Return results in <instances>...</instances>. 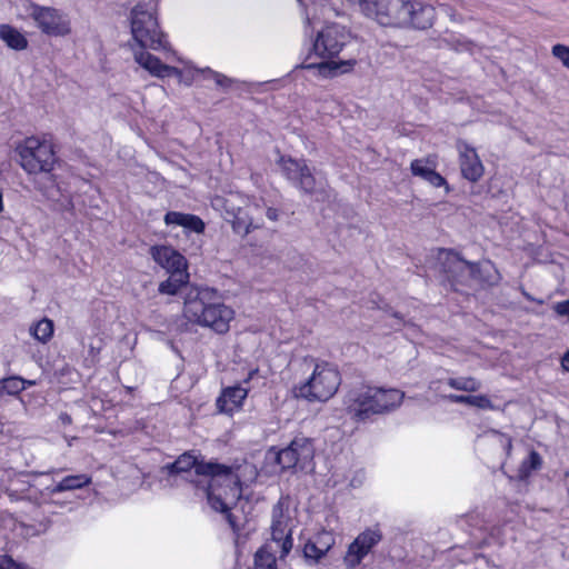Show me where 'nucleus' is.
Returning a JSON list of instances; mask_svg holds the SVG:
<instances>
[{"instance_id": "nucleus-1", "label": "nucleus", "mask_w": 569, "mask_h": 569, "mask_svg": "<svg viewBox=\"0 0 569 569\" xmlns=\"http://www.w3.org/2000/svg\"><path fill=\"white\" fill-rule=\"evenodd\" d=\"M191 469H194L196 477L201 479H190V482L203 489L211 509L223 513L233 532H237L239 527L230 510L242 497L241 466L199 460L191 452H183L173 462L166 465L162 471L168 476H177L189 475Z\"/></svg>"}, {"instance_id": "nucleus-2", "label": "nucleus", "mask_w": 569, "mask_h": 569, "mask_svg": "<svg viewBox=\"0 0 569 569\" xmlns=\"http://www.w3.org/2000/svg\"><path fill=\"white\" fill-rule=\"evenodd\" d=\"M440 271L455 291L493 286L499 273L490 261L469 262L453 250L441 249L438 254Z\"/></svg>"}, {"instance_id": "nucleus-3", "label": "nucleus", "mask_w": 569, "mask_h": 569, "mask_svg": "<svg viewBox=\"0 0 569 569\" xmlns=\"http://www.w3.org/2000/svg\"><path fill=\"white\" fill-rule=\"evenodd\" d=\"M218 291L212 288L191 287L186 292L183 313L192 322L209 327L218 333L229 330L233 310L217 301Z\"/></svg>"}, {"instance_id": "nucleus-4", "label": "nucleus", "mask_w": 569, "mask_h": 569, "mask_svg": "<svg viewBox=\"0 0 569 569\" xmlns=\"http://www.w3.org/2000/svg\"><path fill=\"white\" fill-rule=\"evenodd\" d=\"M405 398L398 389L359 386L350 389L343 406L350 418L357 422L366 421L375 415H383L397 409Z\"/></svg>"}, {"instance_id": "nucleus-5", "label": "nucleus", "mask_w": 569, "mask_h": 569, "mask_svg": "<svg viewBox=\"0 0 569 569\" xmlns=\"http://www.w3.org/2000/svg\"><path fill=\"white\" fill-rule=\"evenodd\" d=\"M346 42L347 34L345 28L337 23H331L317 34L313 41V51L320 58L332 59L339 54ZM355 63V60L340 62L325 60L319 63H305L301 67L303 69H316L319 76L331 78L349 71Z\"/></svg>"}, {"instance_id": "nucleus-6", "label": "nucleus", "mask_w": 569, "mask_h": 569, "mask_svg": "<svg viewBox=\"0 0 569 569\" xmlns=\"http://www.w3.org/2000/svg\"><path fill=\"white\" fill-rule=\"evenodd\" d=\"M315 451L311 438L298 436L282 449L271 447L267 452V459L278 465L281 471L293 469L308 471L313 469Z\"/></svg>"}, {"instance_id": "nucleus-7", "label": "nucleus", "mask_w": 569, "mask_h": 569, "mask_svg": "<svg viewBox=\"0 0 569 569\" xmlns=\"http://www.w3.org/2000/svg\"><path fill=\"white\" fill-rule=\"evenodd\" d=\"M341 383L339 371L328 363L317 365L312 376L300 386L293 388L297 398L306 399L310 402L327 401L338 390Z\"/></svg>"}, {"instance_id": "nucleus-8", "label": "nucleus", "mask_w": 569, "mask_h": 569, "mask_svg": "<svg viewBox=\"0 0 569 569\" xmlns=\"http://www.w3.org/2000/svg\"><path fill=\"white\" fill-rule=\"evenodd\" d=\"M19 163L28 174L50 173L57 161L51 143L37 137H28L16 149Z\"/></svg>"}, {"instance_id": "nucleus-9", "label": "nucleus", "mask_w": 569, "mask_h": 569, "mask_svg": "<svg viewBox=\"0 0 569 569\" xmlns=\"http://www.w3.org/2000/svg\"><path fill=\"white\" fill-rule=\"evenodd\" d=\"M131 32L141 48L166 50L168 42L159 30L157 18L143 4H137L131 10Z\"/></svg>"}, {"instance_id": "nucleus-10", "label": "nucleus", "mask_w": 569, "mask_h": 569, "mask_svg": "<svg viewBox=\"0 0 569 569\" xmlns=\"http://www.w3.org/2000/svg\"><path fill=\"white\" fill-rule=\"evenodd\" d=\"M280 164L286 178L303 193L310 196L326 194L327 182L315 177L305 160L282 157Z\"/></svg>"}, {"instance_id": "nucleus-11", "label": "nucleus", "mask_w": 569, "mask_h": 569, "mask_svg": "<svg viewBox=\"0 0 569 569\" xmlns=\"http://www.w3.org/2000/svg\"><path fill=\"white\" fill-rule=\"evenodd\" d=\"M406 6V0H367L363 14L380 26L403 28Z\"/></svg>"}, {"instance_id": "nucleus-12", "label": "nucleus", "mask_w": 569, "mask_h": 569, "mask_svg": "<svg viewBox=\"0 0 569 569\" xmlns=\"http://www.w3.org/2000/svg\"><path fill=\"white\" fill-rule=\"evenodd\" d=\"M383 538L382 531L378 526L367 528L360 532L357 538L349 545L343 557V562L349 569H355L361 561L372 551V549L381 542Z\"/></svg>"}, {"instance_id": "nucleus-13", "label": "nucleus", "mask_w": 569, "mask_h": 569, "mask_svg": "<svg viewBox=\"0 0 569 569\" xmlns=\"http://www.w3.org/2000/svg\"><path fill=\"white\" fill-rule=\"evenodd\" d=\"M31 17L46 34L64 36L70 32L69 21L54 8L33 6Z\"/></svg>"}, {"instance_id": "nucleus-14", "label": "nucleus", "mask_w": 569, "mask_h": 569, "mask_svg": "<svg viewBox=\"0 0 569 569\" xmlns=\"http://www.w3.org/2000/svg\"><path fill=\"white\" fill-rule=\"evenodd\" d=\"M288 517L284 515V501L280 499L272 509L271 536L280 545V558H284L293 546L291 530L288 529Z\"/></svg>"}, {"instance_id": "nucleus-15", "label": "nucleus", "mask_w": 569, "mask_h": 569, "mask_svg": "<svg viewBox=\"0 0 569 569\" xmlns=\"http://www.w3.org/2000/svg\"><path fill=\"white\" fill-rule=\"evenodd\" d=\"M457 149L462 177L470 182L479 181L483 176L485 168L476 149L461 140L457 142Z\"/></svg>"}, {"instance_id": "nucleus-16", "label": "nucleus", "mask_w": 569, "mask_h": 569, "mask_svg": "<svg viewBox=\"0 0 569 569\" xmlns=\"http://www.w3.org/2000/svg\"><path fill=\"white\" fill-rule=\"evenodd\" d=\"M406 11L407 18L403 22V28L426 30L432 27L436 18V11L432 6L420 1H407Z\"/></svg>"}, {"instance_id": "nucleus-17", "label": "nucleus", "mask_w": 569, "mask_h": 569, "mask_svg": "<svg viewBox=\"0 0 569 569\" xmlns=\"http://www.w3.org/2000/svg\"><path fill=\"white\" fill-rule=\"evenodd\" d=\"M151 256L169 273L180 274V277H184V273H187L186 258L173 248L167 246L152 247Z\"/></svg>"}, {"instance_id": "nucleus-18", "label": "nucleus", "mask_w": 569, "mask_h": 569, "mask_svg": "<svg viewBox=\"0 0 569 569\" xmlns=\"http://www.w3.org/2000/svg\"><path fill=\"white\" fill-rule=\"evenodd\" d=\"M229 203V200H227ZM258 203L247 206V208H234L227 204V213L231 217L232 229L236 233L247 236L252 228H259L260 223L254 221V218L250 216L253 209H258Z\"/></svg>"}, {"instance_id": "nucleus-19", "label": "nucleus", "mask_w": 569, "mask_h": 569, "mask_svg": "<svg viewBox=\"0 0 569 569\" xmlns=\"http://www.w3.org/2000/svg\"><path fill=\"white\" fill-rule=\"evenodd\" d=\"M134 60L152 76L159 78L180 76L181 73L178 68L162 63L159 58L144 50L134 52Z\"/></svg>"}, {"instance_id": "nucleus-20", "label": "nucleus", "mask_w": 569, "mask_h": 569, "mask_svg": "<svg viewBox=\"0 0 569 569\" xmlns=\"http://www.w3.org/2000/svg\"><path fill=\"white\" fill-rule=\"evenodd\" d=\"M248 396V389L241 386L228 387L222 390L218 397L216 405L219 412L232 413L241 408L243 400Z\"/></svg>"}, {"instance_id": "nucleus-21", "label": "nucleus", "mask_w": 569, "mask_h": 569, "mask_svg": "<svg viewBox=\"0 0 569 569\" xmlns=\"http://www.w3.org/2000/svg\"><path fill=\"white\" fill-rule=\"evenodd\" d=\"M164 222L167 226H180L196 233H202L204 231V222L202 221V219L199 218L198 216L190 213L169 211L164 214Z\"/></svg>"}, {"instance_id": "nucleus-22", "label": "nucleus", "mask_w": 569, "mask_h": 569, "mask_svg": "<svg viewBox=\"0 0 569 569\" xmlns=\"http://www.w3.org/2000/svg\"><path fill=\"white\" fill-rule=\"evenodd\" d=\"M90 483L91 478L86 473L72 475L64 477L60 482H58L52 488H48V491L51 495H56L63 491L81 489Z\"/></svg>"}, {"instance_id": "nucleus-23", "label": "nucleus", "mask_w": 569, "mask_h": 569, "mask_svg": "<svg viewBox=\"0 0 569 569\" xmlns=\"http://www.w3.org/2000/svg\"><path fill=\"white\" fill-rule=\"evenodd\" d=\"M542 466V458L541 456L535 451L531 450L528 458H526L519 466L517 470V475L515 478L519 481H527L528 478L531 476L533 471H537Z\"/></svg>"}, {"instance_id": "nucleus-24", "label": "nucleus", "mask_w": 569, "mask_h": 569, "mask_svg": "<svg viewBox=\"0 0 569 569\" xmlns=\"http://www.w3.org/2000/svg\"><path fill=\"white\" fill-rule=\"evenodd\" d=\"M443 399L453 402V403H466L472 407H477L480 409H495L491 400L483 395L480 396H463V395H447L442 397Z\"/></svg>"}, {"instance_id": "nucleus-25", "label": "nucleus", "mask_w": 569, "mask_h": 569, "mask_svg": "<svg viewBox=\"0 0 569 569\" xmlns=\"http://www.w3.org/2000/svg\"><path fill=\"white\" fill-rule=\"evenodd\" d=\"M0 38L7 43L8 47L14 50H23L28 46L26 37L17 29L7 24L0 27Z\"/></svg>"}, {"instance_id": "nucleus-26", "label": "nucleus", "mask_w": 569, "mask_h": 569, "mask_svg": "<svg viewBox=\"0 0 569 569\" xmlns=\"http://www.w3.org/2000/svg\"><path fill=\"white\" fill-rule=\"evenodd\" d=\"M44 180L46 182H38L37 189L48 199L50 200H58L61 196L60 186L56 180V177L50 173H44Z\"/></svg>"}, {"instance_id": "nucleus-27", "label": "nucleus", "mask_w": 569, "mask_h": 569, "mask_svg": "<svg viewBox=\"0 0 569 569\" xmlns=\"http://www.w3.org/2000/svg\"><path fill=\"white\" fill-rule=\"evenodd\" d=\"M189 278L188 273H184V277H180V274L170 273V277L162 281L159 284V292L163 295H176L178 293L179 289L187 283Z\"/></svg>"}, {"instance_id": "nucleus-28", "label": "nucleus", "mask_w": 569, "mask_h": 569, "mask_svg": "<svg viewBox=\"0 0 569 569\" xmlns=\"http://www.w3.org/2000/svg\"><path fill=\"white\" fill-rule=\"evenodd\" d=\"M30 333L39 341L47 342L53 335V322L43 318L30 328Z\"/></svg>"}, {"instance_id": "nucleus-29", "label": "nucleus", "mask_w": 569, "mask_h": 569, "mask_svg": "<svg viewBox=\"0 0 569 569\" xmlns=\"http://www.w3.org/2000/svg\"><path fill=\"white\" fill-rule=\"evenodd\" d=\"M447 383L452 389L467 391V392H475L481 388L480 381H478L473 377L449 378Z\"/></svg>"}, {"instance_id": "nucleus-30", "label": "nucleus", "mask_w": 569, "mask_h": 569, "mask_svg": "<svg viewBox=\"0 0 569 569\" xmlns=\"http://www.w3.org/2000/svg\"><path fill=\"white\" fill-rule=\"evenodd\" d=\"M24 380L20 377H8L0 380V395L17 396L24 390Z\"/></svg>"}, {"instance_id": "nucleus-31", "label": "nucleus", "mask_w": 569, "mask_h": 569, "mask_svg": "<svg viewBox=\"0 0 569 569\" xmlns=\"http://www.w3.org/2000/svg\"><path fill=\"white\" fill-rule=\"evenodd\" d=\"M441 42L445 43V46H447L448 48L458 52H471L472 49L475 48V43L465 38L463 36L450 34L449 37L442 38Z\"/></svg>"}, {"instance_id": "nucleus-32", "label": "nucleus", "mask_w": 569, "mask_h": 569, "mask_svg": "<svg viewBox=\"0 0 569 569\" xmlns=\"http://www.w3.org/2000/svg\"><path fill=\"white\" fill-rule=\"evenodd\" d=\"M254 567L256 569H277L276 558L262 547L254 555Z\"/></svg>"}, {"instance_id": "nucleus-33", "label": "nucleus", "mask_w": 569, "mask_h": 569, "mask_svg": "<svg viewBox=\"0 0 569 569\" xmlns=\"http://www.w3.org/2000/svg\"><path fill=\"white\" fill-rule=\"evenodd\" d=\"M436 163L430 161L429 159H416L411 162L410 169L413 176L420 177L426 180V178L435 169Z\"/></svg>"}, {"instance_id": "nucleus-34", "label": "nucleus", "mask_w": 569, "mask_h": 569, "mask_svg": "<svg viewBox=\"0 0 569 569\" xmlns=\"http://www.w3.org/2000/svg\"><path fill=\"white\" fill-rule=\"evenodd\" d=\"M326 553L318 547V545L312 540L309 539L305 547H303V557L307 561L310 563H318Z\"/></svg>"}, {"instance_id": "nucleus-35", "label": "nucleus", "mask_w": 569, "mask_h": 569, "mask_svg": "<svg viewBox=\"0 0 569 569\" xmlns=\"http://www.w3.org/2000/svg\"><path fill=\"white\" fill-rule=\"evenodd\" d=\"M318 547L327 555L329 550L335 546L336 538L331 531L322 530L311 538Z\"/></svg>"}, {"instance_id": "nucleus-36", "label": "nucleus", "mask_w": 569, "mask_h": 569, "mask_svg": "<svg viewBox=\"0 0 569 569\" xmlns=\"http://www.w3.org/2000/svg\"><path fill=\"white\" fill-rule=\"evenodd\" d=\"M207 78L212 79L216 84L224 90L230 89L233 84L238 83L237 80L229 78L222 73L213 71L211 69H207L206 71Z\"/></svg>"}, {"instance_id": "nucleus-37", "label": "nucleus", "mask_w": 569, "mask_h": 569, "mask_svg": "<svg viewBox=\"0 0 569 569\" xmlns=\"http://www.w3.org/2000/svg\"><path fill=\"white\" fill-rule=\"evenodd\" d=\"M552 54L559 59L565 67L569 68V47L556 44L552 47Z\"/></svg>"}, {"instance_id": "nucleus-38", "label": "nucleus", "mask_w": 569, "mask_h": 569, "mask_svg": "<svg viewBox=\"0 0 569 569\" xmlns=\"http://www.w3.org/2000/svg\"><path fill=\"white\" fill-rule=\"evenodd\" d=\"M426 181L429 182L431 186L437 187V188L441 187V186H445L446 187V191L447 192L450 191L449 186L447 184L446 179L440 173H438L435 169L426 178Z\"/></svg>"}, {"instance_id": "nucleus-39", "label": "nucleus", "mask_w": 569, "mask_h": 569, "mask_svg": "<svg viewBox=\"0 0 569 569\" xmlns=\"http://www.w3.org/2000/svg\"><path fill=\"white\" fill-rule=\"evenodd\" d=\"M552 309L558 317H566L569 322V298L565 301L555 303Z\"/></svg>"}, {"instance_id": "nucleus-40", "label": "nucleus", "mask_w": 569, "mask_h": 569, "mask_svg": "<svg viewBox=\"0 0 569 569\" xmlns=\"http://www.w3.org/2000/svg\"><path fill=\"white\" fill-rule=\"evenodd\" d=\"M495 433L499 436L500 445L503 447V449L506 450V453L509 456L511 453V449H512L511 438L509 436L503 435L498 431H495Z\"/></svg>"}, {"instance_id": "nucleus-41", "label": "nucleus", "mask_w": 569, "mask_h": 569, "mask_svg": "<svg viewBox=\"0 0 569 569\" xmlns=\"http://www.w3.org/2000/svg\"><path fill=\"white\" fill-rule=\"evenodd\" d=\"M297 2L302 8V11H303V14H305V27H306V29H308V28L311 27L312 21H311V18L309 17V13H308V10H307V6H306L303 0H297Z\"/></svg>"}, {"instance_id": "nucleus-42", "label": "nucleus", "mask_w": 569, "mask_h": 569, "mask_svg": "<svg viewBox=\"0 0 569 569\" xmlns=\"http://www.w3.org/2000/svg\"><path fill=\"white\" fill-rule=\"evenodd\" d=\"M266 216L271 221H278L280 212L278 209L269 207L266 210Z\"/></svg>"}, {"instance_id": "nucleus-43", "label": "nucleus", "mask_w": 569, "mask_h": 569, "mask_svg": "<svg viewBox=\"0 0 569 569\" xmlns=\"http://www.w3.org/2000/svg\"><path fill=\"white\" fill-rule=\"evenodd\" d=\"M59 421L62 426H69L72 422L71 416L67 412H61L59 415Z\"/></svg>"}, {"instance_id": "nucleus-44", "label": "nucleus", "mask_w": 569, "mask_h": 569, "mask_svg": "<svg viewBox=\"0 0 569 569\" xmlns=\"http://www.w3.org/2000/svg\"><path fill=\"white\" fill-rule=\"evenodd\" d=\"M561 366L566 371H569V350L563 355Z\"/></svg>"}, {"instance_id": "nucleus-45", "label": "nucleus", "mask_w": 569, "mask_h": 569, "mask_svg": "<svg viewBox=\"0 0 569 569\" xmlns=\"http://www.w3.org/2000/svg\"><path fill=\"white\" fill-rule=\"evenodd\" d=\"M349 2L353 3V4H358L361 12L363 13V8L366 6V1L367 0H348Z\"/></svg>"}, {"instance_id": "nucleus-46", "label": "nucleus", "mask_w": 569, "mask_h": 569, "mask_svg": "<svg viewBox=\"0 0 569 569\" xmlns=\"http://www.w3.org/2000/svg\"><path fill=\"white\" fill-rule=\"evenodd\" d=\"M3 209V202H2V190L0 189V212Z\"/></svg>"}, {"instance_id": "nucleus-47", "label": "nucleus", "mask_w": 569, "mask_h": 569, "mask_svg": "<svg viewBox=\"0 0 569 569\" xmlns=\"http://www.w3.org/2000/svg\"><path fill=\"white\" fill-rule=\"evenodd\" d=\"M393 317L401 321V317L398 313H393Z\"/></svg>"}, {"instance_id": "nucleus-48", "label": "nucleus", "mask_w": 569, "mask_h": 569, "mask_svg": "<svg viewBox=\"0 0 569 569\" xmlns=\"http://www.w3.org/2000/svg\"><path fill=\"white\" fill-rule=\"evenodd\" d=\"M3 430V423L0 421V433L2 432Z\"/></svg>"}, {"instance_id": "nucleus-49", "label": "nucleus", "mask_w": 569, "mask_h": 569, "mask_svg": "<svg viewBox=\"0 0 569 569\" xmlns=\"http://www.w3.org/2000/svg\"><path fill=\"white\" fill-rule=\"evenodd\" d=\"M257 371H251L249 378H251Z\"/></svg>"}]
</instances>
